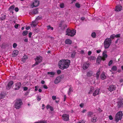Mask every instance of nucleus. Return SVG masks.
<instances>
[{
    "mask_svg": "<svg viewBox=\"0 0 123 123\" xmlns=\"http://www.w3.org/2000/svg\"><path fill=\"white\" fill-rule=\"evenodd\" d=\"M70 63V61L68 60H62L59 62V68L62 69L66 68L69 67Z\"/></svg>",
    "mask_w": 123,
    "mask_h": 123,
    "instance_id": "f257e3e1",
    "label": "nucleus"
},
{
    "mask_svg": "<svg viewBox=\"0 0 123 123\" xmlns=\"http://www.w3.org/2000/svg\"><path fill=\"white\" fill-rule=\"evenodd\" d=\"M66 35L71 37L73 36L75 34L76 30L74 29L71 30L68 28L66 31Z\"/></svg>",
    "mask_w": 123,
    "mask_h": 123,
    "instance_id": "f03ea898",
    "label": "nucleus"
},
{
    "mask_svg": "<svg viewBox=\"0 0 123 123\" xmlns=\"http://www.w3.org/2000/svg\"><path fill=\"white\" fill-rule=\"evenodd\" d=\"M22 104L21 100L20 99H18L15 102L14 107L17 109H19L21 107V106Z\"/></svg>",
    "mask_w": 123,
    "mask_h": 123,
    "instance_id": "7ed1b4c3",
    "label": "nucleus"
},
{
    "mask_svg": "<svg viewBox=\"0 0 123 123\" xmlns=\"http://www.w3.org/2000/svg\"><path fill=\"white\" fill-rule=\"evenodd\" d=\"M111 40L110 38L106 39L104 42V46L105 49L108 48L110 45Z\"/></svg>",
    "mask_w": 123,
    "mask_h": 123,
    "instance_id": "20e7f679",
    "label": "nucleus"
},
{
    "mask_svg": "<svg viewBox=\"0 0 123 123\" xmlns=\"http://www.w3.org/2000/svg\"><path fill=\"white\" fill-rule=\"evenodd\" d=\"M123 114L121 111H119L116 114L115 119L116 122H117L119 120H120L122 118Z\"/></svg>",
    "mask_w": 123,
    "mask_h": 123,
    "instance_id": "39448f33",
    "label": "nucleus"
},
{
    "mask_svg": "<svg viewBox=\"0 0 123 123\" xmlns=\"http://www.w3.org/2000/svg\"><path fill=\"white\" fill-rule=\"evenodd\" d=\"M39 2L38 0H33L32 1V3L31 4L32 8L33 7H36L38 6L39 4Z\"/></svg>",
    "mask_w": 123,
    "mask_h": 123,
    "instance_id": "423d86ee",
    "label": "nucleus"
},
{
    "mask_svg": "<svg viewBox=\"0 0 123 123\" xmlns=\"http://www.w3.org/2000/svg\"><path fill=\"white\" fill-rule=\"evenodd\" d=\"M42 57L40 56H38L36 57V58H35V61H36V63L34 64V65H37L39 63H40L42 61Z\"/></svg>",
    "mask_w": 123,
    "mask_h": 123,
    "instance_id": "0eeeda50",
    "label": "nucleus"
},
{
    "mask_svg": "<svg viewBox=\"0 0 123 123\" xmlns=\"http://www.w3.org/2000/svg\"><path fill=\"white\" fill-rule=\"evenodd\" d=\"M116 88V86L114 85H111L108 88L109 91L112 92L115 90Z\"/></svg>",
    "mask_w": 123,
    "mask_h": 123,
    "instance_id": "6e6552de",
    "label": "nucleus"
},
{
    "mask_svg": "<svg viewBox=\"0 0 123 123\" xmlns=\"http://www.w3.org/2000/svg\"><path fill=\"white\" fill-rule=\"evenodd\" d=\"M62 118L65 121H67L69 119V116L68 115L64 114L62 115Z\"/></svg>",
    "mask_w": 123,
    "mask_h": 123,
    "instance_id": "1a4fd4ad",
    "label": "nucleus"
},
{
    "mask_svg": "<svg viewBox=\"0 0 123 123\" xmlns=\"http://www.w3.org/2000/svg\"><path fill=\"white\" fill-rule=\"evenodd\" d=\"M90 65L89 63L88 62H85L83 64V68L85 70L87 69Z\"/></svg>",
    "mask_w": 123,
    "mask_h": 123,
    "instance_id": "9d476101",
    "label": "nucleus"
},
{
    "mask_svg": "<svg viewBox=\"0 0 123 123\" xmlns=\"http://www.w3.org/2000/svg\"><path fill=\"white\" fill-rule=\"evenodd\" d=\"M21 86V84L20 82H18L15 84V86L14 89L15 90H17L19 89Z\"/></svg>",
    "mask_w": 123,
    "mask_h": 123,
    "instance_id": "9b49d317",
    "label": "nucleus"
},
{
    "mask_svg": "<svg viewBox=\"0 0 123 123\" xmlns=\"http://www.w3.org/2000/svg\"><path fill=\"white\" fill-rule=\"evenodd\" d=\"M99 90V89L98 88L93 93V95L95 96H96L100 94Z\"/></svg>",
    "mask_w": 123,
    "mask_h": 123,
    "instance_id": "f8f14e48",
    "label": "nucleus"
},
{
    "mask_svg": "<svg viewBox=\"0 0 123 123\" xmlns=\"http://www.w3.org/2000/svg\"><path fill=\"white\" fill-rule=\"evenodd\" d=\"M61 77L60 76L57 77L55 79L54 83L55 84H57L59 83L61 80Z\"/></svg>",
    "mask_w": 123,
    "mask_h": 123,
    "instance_id": "ddd939ff",
    "label": "nucleus"
},
{
    "mask_svg": "<svg viewBox=\"0 0 123 123\" xmlns=\"http://www.w3.org/2000/svg\"><path fill=\"white\" fill-rule=\"evenodd\" d=\"M91 121L93 122H95L98 120L97 117L95 115L92 117L91 118Z\"/></svg>",
    "mask_w": 123,
    "mask_h": 123,
    "instance_id": "4468645a",
    "label": "nucleus"
},
{
    "mask_svg": "<svg viewBox=\"0 0 123 123\" xmlns=\"http://www.w3.org/2000/svg\"><path fill=\"white\" fill-rule=\"evenodd\" d=\"M13 84V81H11L8 83L7 86H6V89H9L12 86Z\"/></svg>",
    "mask_w": 123,
    "mask_h": 123,
    "instance_id": "2eb2a0df",
    "label": "nucleus"
},
{
    "mask_svg": "<svg viewBox=\"0 0 123 123\" xmlns=\"http://www.w3.org/2000/svg\"><path fill=\"white\" fill-rule=\"evenodd\" d=\"M47 74L48 75H49V76L50 77H53L54 76L55 73L54 72L51 71L48 72Z\"/></svg>",
    "mask_w": 123,
    "mask_h": 123,
    "instance_id": "dca6fc26",
    "label": "nucleus"
},
{
    "mask_svg": "<svg viewBox=\"0 0 123 123\" xmlns=\"http://www.w3.org/2000/svg\"><path fill=\"white\" fill-rule=\"evenodd\" d=\"M122 9V7L121 5H119L117 6L115 10L116 11H120Z\"/></svg>",
    "mask_w": 123,
    "mask_h": 123,
    "instance_id": "f3484780",
    "label": "nucleus"
},
{
    "mask_svg": "<svg viewBox=\"0 0 123 123\" xmlns=\"http://www.w3.org/2000/svg\"><path fill=\"white\" fill-rule=\"evenodd\" d=\"M106 52L105 51L103 53V57H102V59L103 60H105V58H106L107 57V55L106 54Z\"/></svg>",
    "mask_w": 123,
    "mask_h": 123,
    "instance_id": "a211bd4d",
    "label": "nucleus"
},
{
    "mask_svg": "<svg viewBox=\"0 0 123 123\" xmlns=\"http://www.w3.org/2000/svg\"><path fill=\"white\" fill-rule=\"evenodd\" d=\"M102 57L101 56L98 57L97 59V63L99 64L100 63L101 60H102Z\"/></svg>",
    "mask_w": 123,
    "mask_h": 123,
    "instance_id": "6ab92c4d",
    "label": "nucleus"
},
{
    "mask_svg": "<svg viewBox=\"0 0 123 123\" xmlns=\"http://www.w3.org/2000/svg\"><path fill=\"white\" fill-rule=\"evenodd\" d=\"M72 43V41L69 39H67L65 41V43L68 44H71Z\"/></svg>",
    "mask_w": 123,
    "mask_h": 123,
    "instance_id": "aec40b11",
    "label": "nucleus"
},
{
    "mask_svg": "<svg viewBox=\"0 0 123 123\" xmlns=\"http://www.w3.org/2000/svg\"><path fill=\"white\" fill-rule=\"evenodd\" d=\"M37 24V22L36 21H32V22L31 24V25L32 26H33L35 27L36 26Z\"/></svg>",
    "mask_w": 123,
    "mask_h": 123,
    "instance_id": "412c9836",
    "label": "nucleus"
},
{
    "mask_svg": "<svg viewBox=\"0 0 123 123\" xmlns=\"http://www.w3.org/2000/svg\"><path fill=\"white\" fill-rule=\"evenodd\" d=\"M123 105V102L121 101H119L118 103V106L119 107L122 106Z\"/></svg>",
    "mask_w": 123,
    "mask_h": 123,
    "instance_id": "4be33fe9",
    "label": "nucleus"
},
{
    "mask_svg": "<svg viewBox=\"0 0 123 123\" xmlns=\"http://www.w3.org/2000/svg\"><path fill=\"white\" fill-rule=\"evenodd\" d=\"M101 77L102 79L104 80L106 79V76L105 75V73H103L101 74Z\"/></svg>",
    "mask_w": 123,
    "mask_h": 123,
    "instance_id": "5701e85b",
    "label": "nucleus"
},
{
    "mask_svg": "<svg viewBox=\"0 0 123 123\" xmlns=\"http://www.w3.org/2000/svg\"><path fill=\"white\" fill-rule=\"evenodd\" d=\"M18 51L17 50H14L13 52V55L14 56H16L18 54Z\"/></svg>",
    "mask_w": 123,
    "mask_h": 123,
    "instance_id": "b1692460",
    "label": "nucleus"
},
{
    "mask_svg": "<svg viewBox=\"0 0 123 123\" xmlns=\"http://www.w3.org/2000/svg\"><path fill=\"white\" fill-rule=\"evenodd\" d=\"M117 69V67L115 66H113L111 68L112 71L115 72L116 71Z\"/></svg>",
    "mask_w": 123,
    "mask_h": 123,
    "instance_id": "393cba45",
    "label": "nucleus"
},
{
    "mask_svg": "<svg viewBox=\"0 0 123 123\" xmlns=\"http://www.w3.org/2000/svg\"><path fill=\"white\" fill-rule=\"evenodd\" d=\"M15 7V6L14 5H12L9 8V10L11 12H12V11L14 10Z\"/></svg>",
    "mask_w": 123,
    "mask_h": 123,
    "instance_id": "a878e982",
    "label": "nucleus"
},
{
    "mask_svg": "<svg viewBox=\"0 0 123 123\" xmlns=\"http://www.w3.org/2000/svg\"><path fill=\"white\" fill-rule=\"evenodd\" d=\"M100 74V71H99L97 73L96 76L97 79L98 78Z\"/></svg>",
    "mask_w": 123,
    "mask_h": 123,
    "instance_id": "bb28decb",
    "label": "nucleus"
},
{
    "mask_svg": "<svg viewBox=\"0 0 123 123\" xmlns=\"http://www.w3.org/2000/svg\"><path fill=\"white\" fill-rule=\"evenodd\" d=\"M88 115L89 116L92 117L94 115H95V114H94V113L92 112H89L88 113Z\"/></svg>",
    "mask_w": 123,
    "mask_h": 123,
    "instance_id": "cd10ccee",
    "label": "nucleus"
},
{
    "mask_svg": "<svg viewBox=\"0 0 123 123\" xmlns=\"http://www.w3.org/2000/svg\"><path fill=\"white\" fill-rule=\"evenodd\" d=\"M94 90V88L92 87H90V90L88 93L89 94H91L92 93L93 91Z\"/></svg>",
    "mask_w": 123,
    "mask_h": 123,
    "instance_id": "c85d7f7f",
    "label": "nucleus"
},
{
    "mask_svg": "<svg viewBox=\"0 0 123 123\" xmlns=\"http://www.w3.org/2000/svg\"><path fill=\"white\" fill-rule=\"evenodd\" d=\"M47 29L50 31L53 30V27H51L50 25L48 26H47Z\"/></svg>",
    "mask_w": 123,
    "mask_h": 123,
    "instance_id": "c756f323",
    "label": "nucleus"
},
{
    "mask_svg": "<svg viewBox=\"0 0 123 123\" xmlns=\"http://www.w3.org/2000/svg\"><path fill=\"white\" fill-rule=\"evenodd\" d=\"M28 33V31H24L22 35L23 36H25L27 35Z\"/></svg>",
    "mask_w": 123,
    "mask_h": 123,
    "instance_id": "7c9ffc66",
    "label": "nucleus"
},
{
    "mask_svg": "<svg viewBox=\"0 0 123 123\" xmlns=\"http://www.w3.org/2000/svg\"><path fill=\"white\" fill-rule=\"evenodd\" d=\"M75 52L74 51H73L72 53L71 54V57L72 58H74L75 56Z\"/></svg>",
    "mask_w": 123,
    "mask_h": 123,
    "instance_id": "2f4dec72",
    "label": "nucleus"
},
{
    "mask_svg": "<svg viewBox=\"0 0 123 123\" xmlns=\"http://www.w3.org/2000/svg\"><path fill=\"white\" fill-rule=\"evenodd\" d=\"M92 75V73L91 71H90L88 72L87 74V75L88 76H90Z\"/></svg>",
    "mask_w": 123,
    "mask_h": 123,
    "instance_id": "473e14b6",
    "label": "nucleus"
},
{
    "mask_svg": "<svg viewBox=\"0 0 123 123\" xmlns=\"http://www.w3.org/2000/svg\"><path fill=\"white\" fill-rule=\"evenodd\" d=\"M46 123V122L44 121H39L35 123Z\"/></svg>",
    "mask_w": 123,
    "mask_h": 123,
    "instance_id": "72a5a7b5",
    "label": "nucleus"
},
{
    "mask_svg": "<svg viewBox=\"0 0 123 123\" xmlns=\"http://www.w3.org/2000/svg\"><path fill=\"white\" fill-rule=\"evenodd\" d=\"M38 11L37 9H35L33 10L32 12L33 14H36L38 13Z\"/></svg>",
    "mask_w": 123,
    "mask_h": 123,
    "instance_id": "f704fd0d",
    "label": "nucleus"
},
{
    "mask_svg": "<svg viewBox=\"0 0 123 123\" xmlns=\"http://www.w3.org/2000/svg\"><path fill=\"white\" fill-rule=\"evenodd\" d=\"M60 8H63L64 7V4L63 3H62L60 4L59 5Z\"/></svg>",
    "mask_w": 123,
    "mask_h": 123,
    "instance_id": "c9c22d12",
    "label": "nucleus"
},
{
    "mask_svg": "<svg viewBox=\"0 0 123 123\" xmlns=\"http://www.w3.org/2000/svg\"><path fill=\"white\" fill-rule=\"evenodd\" d=\"M91 36L93 38H95L96 37V34L95 32H92L91 34Z\"/></svg>",
    "mask_w": 123,
    "mask_h": 123,
    "instance_id": "e433bc0d",
    "label": "nucleus"
},
{
    "mask_svg": "<svg viewBox=\"0 0 123 123\" xmlns=\"http://www.w3.org/2000/svg\"><path fill=\"white\" fill-rule=\"evenodd\" d=\"M96 58L94 56H91L90 58V61H93L95 60Z\"/></svg>",
    "mask_w": 123,
    "mask_h": 123,
    "instance_id": "4c0bfd02",
    "label": "nucleus"
},
{
    "mask_svg": "<svg viewBox=\"0 0 123 123\" xmlns=\"http://www.w3.org/2000/svg\"><path fill=\"white\" fill-rule=\"evenodd\" d=\"M75 6L76 7L78 8H79L80 7V4L78 3H77L76 4Z\"/></svg>",
    "mask_w": 123,
    "mask_h": 123,
    "instance_id": "58836bf2",
    "label": "nucleus"
},
{
    "mask_svg": "<svg viewBox=\"0 0 123 123\" xmlns=\"http://www.w3.org/2000/svg\"><path fill=\"white\" fill-rule=\"evenodd\" d=\"M112 62H113V61H112V60H110L109 62L108 63V65L109 66H111L112 64Z\"/></svg>",
    "mask_w": 123,
    "mask_h": 123,
    "instance_id": "ea45409f",
    "label": "nucleus"
},
{
    "mask_svg": "<svg viewBox=\"0 0 123 123\" xmlns=\"http://www.w3.org/2000/svg\"><path fill=\"white\" fill-rule=\"evenodd\" d=\"M6 18V16L5 15H4L2 16V17L1 18V19L2 20H3L5 19Z\"/></svg>",
    "mask_w": 123,
    "mask_h": 123,
    "instance_id": "a19ab883",
    "label": "nucleus"
},
{
    "mask_svg": "<svg viewBox=\"0 0 123 123\" xmlns=\"http://www.w3.org/2000/svg\"><path fill=\"white\" fill-rule=\"evenodd\" d=\"M17 44L16 43H14L13 45V48H15L17 46Z\"/></svg>",
    "mask_w": 123,
    "mask_h": 123,
    "instance_id": "79ce46f5",
    "label": "nucleus"
},
{
    "mask_svg": "<svg viewBox=\"0 0 123 123\" xmlns=\"http://www.w3.org/2000/svg\"><path fill=\"white\" fill-rule=\"evenodd\" d=\"M23 59H27L28 58V57L27 55H25L23 57Z\"/></svg>",
    "mask_w": 123,
    "mask_h": 123,
    "instance_id": "37998d69",
    "label": "nucleus"
},
{
    "mask_svg": "<svg viewBox=\"0 0 123 123\" xmlns=\"http://www.w3.org/2000/svg\"><path fill=\"white\" fill-rule=\"evenodd\" d=\"M114 37H115V35L114 34H113L112 35H111L110 37V38L111 39H113Z\"/></svg>",
    "mask_w": 123,
    "mask_h": 123,
    "instance_id": "c03bdc74",
    "label": "nucleus"
},
{
    "mask_svg": "<svg viewBox=\"0 0 123 123\" xmlns=\"http://www.w3.org/2000/svg\"><path fill=\"white\" fill-rule=\"evenodd\" d=\"M51 106L49 105H47L46 106V108L47 109H50V108L51 107Z\"/></svg>",
    "mask_w": 123,
    "mask_h": 123,
    "instance_id": "a18cd8bd",
    "label": "nucleus"
},
{
    "mask_svg": "<svg viewBox=\"0 0 123 123\" xmlns=\"http://www.w3.org/2000/svg\"><path fill=\"white\" fill-rule=\"evenodd\" d=\"M85 121L84 120H82L80 122H78L77 123H85Z\"/></svg>",
    "mask_w": 123,
    "mask_h": 123,
    "instance_id": "49530a36",
    "label": "nucleus"
},
{
    "mask_svg": "<svg viewBox=\"0 0 123 123\" xmlns=\"http://www.w3.org/2000/svg\"><path fill=\"white\" fill-rule=\"evenodd\" d=\"M23 89L24 91H26L27 90L28 88L26 87H24L23 88Z\"/></svg>",
    "mask_w": 123,
    "mask_h": 123,
    "instance_id": "de8ad7c7",
    "label": "nucleus"
},
{
    "mask_svg": "<svg viewBox=\"0 0 123 123\" xmlns=\"http://www.w3.org/2000/svg\"><path fill=\"white\" fill-rule=\"evenodd\" d=\"M120 34H118L115 35V36L116 37H120Z\"/></svg>",
    "mask_w": 123,
    "mask_h": 123,
    "instance_id": "09e8293b",
    "label": "nucleus"
},
{
    "mask_svg": "<svg viewBox=\"0 0 123 123\" xmlns=\"http://www.w3.org/2000/svg\"><path fill=\"white\" fill-rule=\"evenodd\" d=\"M37 100L38 101H39L41 99V98L39 96H38L37 98Z\"/></svg>",
    "mask_w": 123,
    "mask_h": 123,
    "instance_id": "8fccbe9b",
    "label": "nucleus"
},
{
    "mask_svg": "<svg viewBox=\"0 0 123 123\" xmlns=\"http://www.w3.org/2000/svg\"><path fill=\"white\" fill-rule=\"evenodd\" d=\"M32 35V33L31 32H30L29 33V37H31V36Z\"/></svg>",
    "mask_w": 123,
    "mask_h": 123,
    "instance_id": "3c124183",
    "label": "nucleus"
},
{
    "mask_svg": "<svg viewBox=\"0 0 123 123\" xmlns=\"http://www.w3.org/2000/svg\"><path fill=\"white\" fill-rule=\"evenodd\" d=\"M109 118L111 120H112L113 119V118L110 115L109 116Z\"/></svg>",
    "mask_w": 123,
    "mask_h": 123,
    "instance_id": "603ef678",
    "label": "nucleus"
},
{
    "mask_svg": "<svg viewBox=\"0 0 123 123\" xmlns=\"http://www.w3.org/2000/svg\"><path fill=\"white\" fill-rule=\"evenodd\" d=\"M18 8L17 7H16L15 9V11L17 12L18 11Z\"/></svg>",
    "mask_w": 123,
    "mask_h": 123,
    "instance_id": "864d4df0",
    "label": "nucleus"
},
{
    "mask_svg": "<svg viewBox=\"0 0 123 123\" xmlns=\"http://www.w3.org/2000/svg\"><path fill=\"white\" fill-rule=\"evenodd\" d=\"M18 26L19 25L18 24H17L14 26V27L15 28L17 29L18 28Z\"/></svg>",
    "mask_w": 123,
    "mask_h": 123,
    "instance_id": "5fc2aeb1",
    "label": "nucleus"
},
{
    "mask_svg": "<svg viewBox=\"0 0 123 123\" xmlns=\"http://www.w3.org/2000/svg\"><path fill=\"white\" fill-rule=\"evenodd\" d=\"M43 87L44 88L46 89H47L48 88L47 86L45 85H44L43 86Z\"/></svg>",
    "mask_w": 123,
    "mask_h": 123,
    "instance_id": "6e6d98bb",
    "label": "nucleus"
},
{
    "mask_svg": "<svg viewBox=\"0 0 123 123\" xmlns=\"http://www.w3.org/2000/svg\"><path fill=\"white\" fill-rule=\"evenodd\" d=\"M80 106L81 108L83 107L84 106V104L83 103H81L80 105Z\"/></svg>",
    "mask_w": 123,
    "mask_h": 123,
    "instance_id": "4d7b16f0",
    "label": "nucleus"
},
{
    "mask_svg": "<svg viewBox=\"0 0 123 123\" xmlns=\"http://www.w3.org/2000/svg\"><path fill=\"white\" fill-rule=\"evenodd\" d=\"M50 109L51 111H53L54 109L53 107L51 106L50 108Z\"/></svg>",
    "mask_w": 123,
    "mask_h": 123,
    "instance_id": "13d9d810",
    "label": "nucleus"
},
{
    "mask_svg": "<svg viewBox=\"0 0 123 123\" xmlns=\"http://www.w3.org/2000/svg\"><path fill=\"white\" fill-rule=\"evenodd\" d=\"M52 98L53 100H55L56 98V97L55 96H52Z\"/></svg>",
    "mask_w": 123,
    "mask_h": 123,
    "instance_id": "bf43d9fd",
    "label": "nucleus"
},
{
    "mask_svg": "<svg viewBox=\"0 0 123 123\" xmlns=\"http://www.w3.org/2000/svg\"><path fill=\"white\" fill-rule=\"evenodd\" d=\"M69 91L70 92H72L73 91V88L72 87H70L69 89Z\"/></svg>",
    "mask_w": 123,
    "mask_h": 123,
    "instance_id": "052dcab7",
    "label": "nucleus"
},
{
    "mask_svg": "<svg viewBox=\"0 0 123 123\" xmlns=\"http://www.w3.org/2000/svg\"><path fill=\"white\" fill-rule=\"evenodd\" d=\"M4 98V96H3L1 95H0V99Z\"/></svg>",
    "mask_w": 123,
    "mask_h": 123,
    "instance_id": "680f3d73",
    "label": "nucleus"
},
{
    "mask_svg": "<svg viewBox=\"0 0 123 123\" xmlns=\"http://www.w3.org/2000/svg\"><path fill=\"white\" fill-rule=\"evenodd\" d=\"M30 28V26L27 27L26 28V29L27 30H28Z\"/></svg>",
    "mask_w": 123,
    "mask_h": 123,
    "instance_id": "e2e57ef3",
    "label": "nucleus"
},
{
    "mask_svg": "<svg viewBox=\"0 0 123 123\" xmlns=\"http://www.w3.org/2000/svg\"><path fill=\"white\" fill-rule=\"evenodd\" d=\"M57 72L58 74H59L61 73V71L60 70H58L57 71Z\"/></svg>",
    "mask_w": 123,
    "mask_h": 123,
    "instance_id": "0e129e2a",
    "label": "nucleus"
},
{
    "mask_svg": "<svg viewBox=\"0 0 123 123\" xmlns=\"http://www.w3.org/2000/svg\"><path fill=\"white\" fill-rule=\"evenodd\" d=\"M66 98H67V96H66V95H64V101H65L66 99Z\"/></svg>",
    "mask_w": 123,
    "mask_h": 123,
    "instance_id": "69168bd1",
    "label": "nucleus"
},
{
    "mask_svg": "<svg viewBox=\"0 0 123 123\" xmlns=\"http://www.w3.org/2000/svg\"><path fill=\"white\" fill-rule=\"evenodd\" d=\"M35 91H37V90L38 89L37 88V87L36 86H35Z\"/></svg>",
    "mask_w": 123,
    "mask_h": 123,
    "instance_id": "338daca9",
    "label": "nucleus"
},
{
    "mask_svg": "<svg viewBox=\"0 0 123 123\" xmlns=\"http://www.w3.org/2000/svg\"><path fill=\"white\" fill-rule=\"evenodd\" d=\"M24 41L25 42H27L28 41V39L27 38L25 39L24 40Z\"/></svg>",
    "mask_w": 123,
    "mask_h": 123,
    "instance_id": "774afa93",
    "label": "nucleus"
}]
</instances>
